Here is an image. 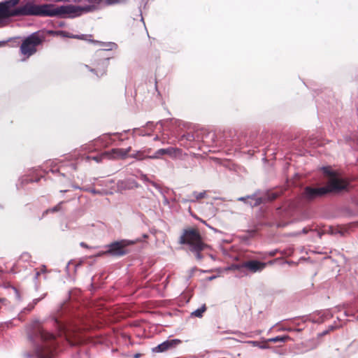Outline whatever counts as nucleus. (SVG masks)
Instances as JSON below:
<instances>
[{
	"mask_svg": "<svg viewBox=\"0 0 358 358\" xmlns=\"http://www.w3.org/2000/svg\"><path fill=\"white\" fill-rule=\"evenodd\" d=\"M123 150H124V151H125V152H126V156H127V157H129V152L131 150V147H128V148H123Z\"/></svg>",
	"mask_w": 358,
	"mask_h": 358,
	"instance_id": "cd10ccee",
	"label": "nucleus"
},
{
	"mask_svg": "<svg viewBox=\"0 0 358 358\" xmlns=\"http://www.w3.org/2000/svg\"><path fill=\"white\" fill-rule=\"evenodd\" d=\"M266 266V263L257 260H250L243 262L239 268H245L252 273L262 271Z\"/></svg>",
	"mask_w": 358,
	"mask_h": 358,
	"instance_id": "9d476101",
	"label": "nucleus"
},
{
	"mask_svg": "<svg viewBox=\"0 0 358 358\" xmlns=\"http://www.w3.org/2000/svg\"><path fill=\"white\" fill-rule=\"evenodd\" d=\"M322 169L324 170V173L329 175V176H332V173L329 170L328 168L327 167H323Z\"/></svg>",
	"mask_w": 358,
	"mask_h": 358,
	"instance_id": "c85d7f7f",
	"label": "nucleus"
},
{
	"mask_svg": "<svg viewBox=\"0 0 358 358\" xmlns=\"http://www.w3.org/2000/svg\"><path fill=\"white\" fill-rule=\"evenodd\" d=\"M32 332L29 335L30 340L34 343L41 341H51L55 339V335L47 331L41 325L39 320H35L31 324Z\"/></svg>",
	"mask_w": 358,
	"mask_h": 358,
	"instance_id": "423d86ee",
	"label": "nucleus"
},
{
	"mask_svg": "<svg viewBox=\"0 0 358 358\" xmlns=\"http://www.w3.org/2000/svg\"><path fill=\"white\" fill-rule=\"evenodd\" d=\"M54 323L57 324V327L58 328V330L59 331V334H62L63 331H64V326L59 323L57 320H54Z\"/></svg>",
	"mask_w": 358,
	"mask_h": 358,
	"instance_id": "412c9836",
	"label": "nucleus"
},
{
	"mask_svg": "<svg viewBox=\"0 0 358 358\" xmlns=\"http://www.w3.org/2000/svg\"><path fill=\"white\" fill-rule=\"evenodd\" d=\"M182 139L185 138L186 140L189 141H192L194 140V136L192 134H187L182 136Z\"/></svg>",
	"mask_w": 358,
	"mask_h": 358,
	"instance_id": "5701e85b",
	"label": "nucleus"
},
{
	"mask_svg": "<svg viewBox=\"0 0 358 358\" xmlns=\"http://www.w3.org/2000/svg\"><path fill=\"white\" fill-rule=\"evenodd\" d=\"M21 259H22L24 261H28L30 259V255L27 252H24L21 255Z\"/></svg>",
	"mask_w": 358,
	"mask_h": 358,
	"instance_id": "bb28decb",
	"label": "nucleus"
},
{
	"mask_svg": "<svg viewBox=\"0 0 358 358\" xmlns=\"http://www.w3.org/2000/svg\"><path fill=\"white\" fill-rule=\"evenodd\" d=\"M80 246L83 247V248H90V246H88L84 242H81L80 243Z\"/></svg>",
	"mask_w": 358,
	"mask_h": 358,
	"instance_id": "473e14b6",
	"label": "nucleus"
},
{
	"mask_svg": "<svg viewBox=\"0 0 358 358\" xmlns=\"http://www.w3.org/2000/svg\"><path fill=\"white\" fill-rule=\"evenodd\" d=\"M159 137L158 136H156L155 138H154V141H159Z\"/></svg>",
	"mask_w": 358,
	"mask_h": 358,
	"instance_id": "a19ab883",
	"label": "nucleus"
},
{
	"mask_svg": "<svg viewBox=\"0 0 358 358\" xmlns=\"http://www.w3.org/2000/svg\"><path fill=\"white\" fill-rule=\"evenodd\" d=\"M206 305H203L201 308L195 310L191 313V315L192 317H201L203 316V313L206 311Z\"/></svg>",
	"mask_w": 358,
	"mask_h": 358,
	"instance_id": "f3484780",
	"label": "nucleus"
},
{
	"mask_svg": "<svg viewBox=\"0 0 358 358\" xmlns=\"http://www.w3.org/2000/svg\"><path fill=\"white\" fill-rule=\"evenodd\" d=\"M169 122L170 126H168V129L171 131H173V129L172 127L176 126L178 127H180L182 124V122L179 120L176 119H167V120H162L157 122L156 124H155L153 122H148L146 124V127L150 129L151 130H153L154 127H156L157 124H160L161 126V130L160 132L163 131L164 127H166V124Z\"/></svg>",
	"mask_w": 358,
	"mask_h": 358,
	"instance_id": "1a4fd4ad",
	"label": "nucleus"
},
{
	"mask_svg": "<svg viewBox=\"0 0 358 358\" xmlns=\"http://www.w3.org/2000/svg\"><path fill=\"white\" fill-rule=\"evenodd\" d=\"M39 300H40L39 299H34V300L33 301V302H34V305H32V306H29V310H31V309L34 308V306L35 304H36V303L38 302V301H39Z\"/></svg>",
	"mask_w": 358,
	"mask_h": 358,
	"instance_id": "c756f323",
	"label": "nucleus"
},
{
	"mask_svg": "<svg viewBox=\"0 0 358 358\" xmlns=\"http://www.w3.org/2000/svg\"><path fill=\"white\" fill-rule=\"evenodd\" d=\"M105 155H108V159H125L126 152L123 148H113L110 151L104 152Z\"/></svg>",
	"mask_w": 358,
	"mask_h": 358,
	"instance_id": "f8f14e48",
	"label": "nucleus"
},
{
	"mask_svg": "<svg viewBox=\"0 0 358 358\" xmlns=\"http://www.w3.org/2000/svg\"><path fill=\"white\" fill-rule=\"evenodd\" d=\"M290 339V337L289 336H278L273 338H268L266 341L267 342H272V343H276V342H282L285 343L287 341Z\"/></svg>",
	"mask_w": 358,
	"mask_h": 358,
	"instance_id": "dca6fc26",
	"label": "nucleus"
},
{
	"mask_svg": "<svg viewBox=\"0 0 358 358\" xmlns=\"http://www.w3.org/2000/svg\"><path fill=\"white\" fill-rule=\"evenodd\" d=\"M108 158V155H105L104 152L101 153L100 155L94 156L92 157H87V159H92L94 160L96 162L99 163L102 161L103 159Z\"/></svg>",
	"mask_w": 358,
	"mask_h": 358,
	"instance_id": "6ab92c4d",
	"label": "nucleus"
},
{
	"mask_svg": "<svg viewBox=\"0 0 358 358\" xmlns=\"http://www.w3.org/2000/svg\"><path fill=\"white\" fill-rule=\"evenodd\" d=\"M348 183L345 180L333 177L328 183L327 186L313 187L307 186L304 188L301 198L308 201H314L320 198L331 192H340L345 189Z\"/></svg>",
	"mask_w": 358,
	"mask_h": 358,
	"instance_id": "7ed1b4c3",
	"label": "nucleus"
},
{
	"mask_svg": "<svg viewBox=\"0 0 358 358\" xmlns=\"http://www.w3.org/2000/svg\"><path fill=\"white\" fill-rule=\"evenodd\" d=\"M44 41V36L39 32H34L26 37L20 48L22 55L29 57L37 51V46L41 45Z\"/></svg>",
	"mask_w": 358,
	"mask_h": 358,
	"instance_id": "39448f33",
	"label": "nucleus"
},
{
	"mask_svg": "<svg viewBox=\"0 0 358 358\" xmlns=\"http://www.w3.org/2000/svg\"><path fill=\"white\" fill-rule=\"evenodd\" d=\"M52 34L54 36H59L64 38H78V39H82V40H87V37H91V36H87V35H73L71 34L66 31L63 30H58L55 31H50Z\"/></svg>",
	"mask_w": 358,
	"mask_h": 358,
	"instance_id": "ddd939ff",
	"label": "nucleus"
},
{
	"mask_svg": "<svg viewBox=\"0 0 358 358\" xmlns=\"http://www.w3.org/2000/svg\"><path fill=\"white\" fill-rule=\"evenodd\" d=\"M13 289H14V291H15V295H16L17 299L18 300H20V294H19V292H18L17 289L16 288H15V287H13Z\"/></svg>",
	"mask_w": 358,
	"mask_h": 358,
	"instance_id": "2f4dec72",
	"label": "nucleus"
},
{
	"mask_svg": "<svg viewBox=\"0 0 358 358\" xmlns=\"http://www.w3.org/2000/svg\"><path fill=\"white\" fill-rule=\"evenodd\" d=\"M180 244H187L189 250L195 254L198 260H201L203 256L201 251L207 248V245L203 243L199 231L194 229H185L182 235L180 237Z\"/></svg>",
	"mask_w": 358,
	"mask_h": 358,
	"instance_id": "20e7f679",
	"label": "nucleus"
},
{
	"mask_svg": "<svg viewBox=\"0 0 358 358\" xmlns=\"http://www.w3.org/2000/svg\"><path fill=\"white\" fill-rule=\"evenodd\" d=\"M106 1L108 4H113L117 2L116 0H106Z\"/></svg>",
	"mask_w": 358,
	"mask_h": 358,
	"instance_id": "c9c22d12",
	"label": "nucleus"
},
{
	"mask_svg": "<svg viewBox=\"0 0 358 358\" xmlns=\"http://www.w3.org/2000/svg\"><path fill=\"white\" fill-rule=\"evenodd\" d=\"M82 148L84 149V150H87L88 149V146L87 145H83L82 146Z\"/></svg>",
	"mask_w": 358,
	"mask_h": 358,
	"instance_id": "58836bf2",
	"label": "nucleus"
},
{
	"mask_svg": "<svg viewBox=\"0 0 358 358\" xmlns=\"http://www.w3.org/2000/svg\"><path fill=\"white\" fill-rule=\"evenodd\" d=\"M334 328H335V327L333 325L329 326V329L322 331L321 334H320V336H322L327 334L329 331L333 330Z\"/></svg>",
	"mask_w": 358,
	"mask_h": 358,
	"instance_id": "a878e982",
	"label": "nucleus"
},
{
	"mask_svg": "<svg viewBox=\"0 0 358 358\" xmlns=\"http://www.w3.org/2000/svg\"><path fill=\"white\" fill-rule=\"evenodd\" d=\"M45 272V266H43V267L40 271H36L35 275H34V280H38V276L40 275L41 273H44Z\"/></svg>",
	"mask_w": 358,
	"mask_h": 358,
	"instance_id": "b1692460",
	"label": "nucleus"
},
{
	"mask_svg": "<svg viewBox=\"0 0 358 358\" xmlns=\"http://www.w3.org/2000/svg\"><path fill=\"white\" fill-rule=\"evenodd\" d=\"M134 131L135 132H138V134L141 135V136H150V133H145L143 129H134Z\"/></svg>",
	"mask_w": 358,
	"mask_h": 358,
	"instance_id": "393cba45",
	"label": "nucleus"
},
{
	"mask_svg": "<svg viewBox=\"0 0 358 358\" xmlns=\"http://www.w3.org/2000/svg\"><path fill=\"white\" fill-rule=\"evenodd\" d=\"M69 0H55L56 2L69 1Z\"/></svg>",
	"mask_w": 358,
	"mask_h": 358,
	"instance_id": "4c0bfd02",
	"label": "nucleus"
},
{
	"mask_svg": "<svg viewBox=\"0 0 358 358\" xmlns=\"http://www.w3.org/2000/svg\"><path fill=\"white\" fill-rule=\"evenodd\" d=\"M250 202H255V199H249L247 202V203L249 205Z\"/></svg>",
	"mask_w": 358,
	"mask_h": 358,
	"instance_id": "ea45409f",
	"label": "nucleus"
},
{
	"mask_svg": "<svg viewBox=\"0 0 358 358\" xmlns=\"http://www.w3.org/2000/svg\"><path fill=\"white\" fill-rule=\"evenodd\" d=\"M63 202H60L59 203L57 206H55V207L50 208V209H48L45 211V213H48V212H51V213H55V212H57V211H59L61 210V208H62V205Z\"/></svg>",
	"mask_w": 358,
	"mask_h": 358,
	"instance_id": "aec40b11",
	"label": "nucleus"
},
{
	"mask_svg": "<svg viewBox=\"0 0 358 358\" xmlns=\"http://www.w3.org/2000/svg\"><path fill=\"white\" fill-rule=\"evenodd\" d=\"M206 192L205 191L199 192V193H198L196 192H194L193 195L194 196V199H191L189 201L191 202H194L196 200H199L201 199L204 198L206 196Z\"/></svg>",
	"mask_w": 358,
	"mask_h": 358,
	"instance_id": "a211bd4d",
	"label": "nucleus"
},
{
	"mask_svg": "<svg viewBox=\"0 0 358 358\" xmlns=\"http://www.w3.org/2000/svg\"><path fill=\"white\" fill-rule=\"evenodd\" d=\"M249 199H255V202H250L249 205L251 207L257 206L260 205L263 202V199L261 196H258L257 193L249 195L246 196H241L238 199V201H244L245 203H247Z\"/></svg>",
	"mask_w": 358,
	"mask_h": 358,
	"instance_id": "4468645a",
	"label": "nucleus"
},
{
	"mask_svg": "<svg viewBox=\"0 0 358 358\" xmlns=\"http://www.w3.org/2000/svg\"><path fill=\"white\" fill-rule=\"evenodd\" d=\"M139 357H140V354H136V355H134V357H135V358H138Z\"/></svg>",
	"mask_w": 358,
	"mask_h": 358,
	"instance_id": "a18cd8bd",
	"label": "nucleus"
},
{
	"mask_svg": "<svg viewBox=\"0 0 358 358\" xmlns=\"http://www.w3.org/2000/svg\"><path fill=\"white\" fill-rule=\"evenodd\" d=\"M181 154V150L178 148L169 147L166 148H160L157 150L152 155L149 156V159H160L164 155H169L171 158H176Z\"/></svg>",
	"mask_w": 358,
	"mask_h": 358,
	"instance_id": "6e6552de",
	"label": "nucleus"
},
{
	"mask_svg": "<svg viewBox=\"0 0 358 358\" xmlns=\"http://www.w3.org/2000/svg\"><path fill=\"white\" fill-rule=\"evenodd\" d=\"M138 241H139L138 239H136L134 241L122 240L121 241L114 242L108 245V250L99 253L98 256L105 254H109L115 257L123 256L127 253V250L125 248L128 245L135 244Z\"/></svg>",
	"mask_w": 358,
	"mask_h": 358,
	"instance_id": "0eeeda50",
	"label": "nucleus"
},
{
	"mask_svg": "<svg viewBox=\"0 0 358 358\" xmlns=\"http://www.w3.org/2000/svg\"><path fill=\"white\" fill-rule=\"evenodd\" d=\"M345 315L348 317L350 315H352V314L351 313L350 310L346 308V310H345Z\"/></svg>",
	"mask_w": 358,
	"mask_h": 358,
	"instance_id": "7c9ffc66",
	"label": "nucleus"
},
{
	"mask_svg": "<svg viewBox=\"0 0 358 358\" xmlns=\"http://www.w3.org/2000/svg\"><path fill=\"white\" fill-rule=\"evenodd\" d=\"M72 1H73L74 3H78L80 2L81 0H72Z\"/></svg>",
	"mask_w": 358,
	"mask_h": 358,
	"instance_id": "c03bdc74",
	"label": "nucleus"
},
{
	"mask_svg": "<svg viewBox=\"0 0 358 358\" xmlns=\"http://www.w3.org/2000/svg\"><path fill=\"white\" fill-rule=\"evenodd\" d=\"M143 237L144 238H148V235H147V234H143Z\"/></svg>",
	"mask_w": 358,
	"mask_h": 358,
	"instance_id": "49530a36",
	"label": "nucleus"
},
{
	"mask_svg": "<svg viewBox=\"0 0 358 358\" xmlns=\"http://www.w3.org/2000/svg\"><path fill=\"white\" fill-rule=\"evenodd\" d=\"M38 16L59 17L63 18H75L80 16L83 13H88L92 10V6H79L65 5L56 6L54 4L38 5Z\"/></svg>",
	"mask_w": 358,
	"mask_h": 358,
	"instance_id": "f03ea898",
	"label": "nucleus"
},
{
	"mask_svg": "<svg viewBox=\"0 0 358 358\" xmlns=\"http://www.w3.org/2000/svg\"><path fill=\"white\" fill-rule=\"evenodd\" d=\"M38 353H39L40 358H51V357L50 355L45 356L42 354V352H38Z\"/></svg>",
	"mask_w": 358,
	"mask_h": 358,
	"instance_id": "72a5a7b5",
	"label": "nucleus"
},
{
	"mask_svg": "<svg viewBox=\"0 0 358 358\" xmlns=\"http://www.w3.org/2000/svg\"><path fill=\"white\" fill-rule=\"evenodd\" d=\"M87 41L99 45L100 48L95 52L91 59L90 66L85 65L90 71L94 73L97 78H100L106 73L110 57L108 52L117 48V44L113 42L104 43L99 41H94L87 38Z\"/></svg>",
	"mask_w": 358,
	"mask_h": 358,
	"instance_id": "f257e3e1",
	"label": "nucleus"
},
{
	"mask_svg": "<svg viewBox=\"0 0 358 358\" xmlns=\"http://www.w3.org/2000/svg\"><path fill=\"white\" fill-rule=\"evenodd\" d=\"M322 316H325V318L324 319H322V322L324 321L325 319H327V318L330 317V316H329V312L328 311L324 313Z\"/></svg>",
	"mask_w": 358,
	"mask_h": 358,
	"instance_id": "f704fd0d",
	"label": "nucleus"
},
{
	"mask_svg": "<svg viewBox=\"0 0 358 358\" xmlns=\"http://www.w3.org/2000/svg\"><path fill=\"white\" fill-rule=\"evenodd\" d=\"M24 357H27V358H28V357H31V355L30 354H25V355H24Z\"/></svg>",
	"mask_w": 358,
	"mask_h": 358,
	"instance_id": "79ce46f5",
	"label": "nucleus"
},
{
	"mask_svg": "<svg viewBox=\"0 0 358 358\" xmlns=\"http://www.w3.org/2000/svg\"><path fill=\"white\" fill-rule=\"evenodd\" d=\"M151 149L147 148L144 150H137L134 153L129 155V157L134 158L136 160H143L145 159H149V153L150 152Z\"/></svg>",
	"mask_w": 358,
	"mask_h": 358,
	"instance_id": "2eb2a0df",
	"label": "nucleus"
},
{
	"mask_svg": "<svg viewBox=\"0 0 358 358\" xmlns=\"http://www.w3.org/2000/svg\"><path fill=\"white\" fill-rule=\"evenodd\" d=\"M6 301V299H3V298H0V303H2V302H3V301Z\"/></svg>",
	"mask_w": 358,
	"mask_h": 358,
	"instance_id": "37998d69",
	"label": "nucleus"
},
{
	"mask_svg": "<svg viewBox=\"0 0 358 358\" xmlns=\"http://www.w3.org/2000/svg\"><path fill=\"white\" fill-rule=\"evenodd\" d=\"M181 343L179 339L167 340L163 343L159 344L157 346L152 348L154 352H164L169 349L176 347L177 345Z\"/></svg>",
	"mask_w": 358,
	"mask_h": 358,
	"instance_id": "9b49d317",
	"label": "nucleus"
},
{
	"mask_svg": "<svg viewBox=\"0 0 358 358\" xmlns=\"http://www.w3.org/2000/svg\"><path fill=\"white\" fill-rule=\"evenodd\" d=\"M216 278H217V276H216V275H212V276L208 277V280L209 281H211V280H213L215 279Z\"/></svg>",
	"mask_w": 358,
	"mask_h": 358,
	"instance_id": "e433bc0d",
	"label": "nucleus"
},
{
	"mask_svg": "<svg viewBox=\"0 0 358 358\" xmlns=\"http://www.w3.org/2000/svg\"><path fill=\"white\" fill-rule=\"evenodd\" d=\"M250 343H252L254 346L259 347L261 349H266L268 347L266 345H260L259 342L257 341H250Z\"/></svg>",
	"mask_w": 358,
	"mask_h": 358,
	"instance_id": "4be33fe9",
	"label": "nucleus"
}]
</instances>
